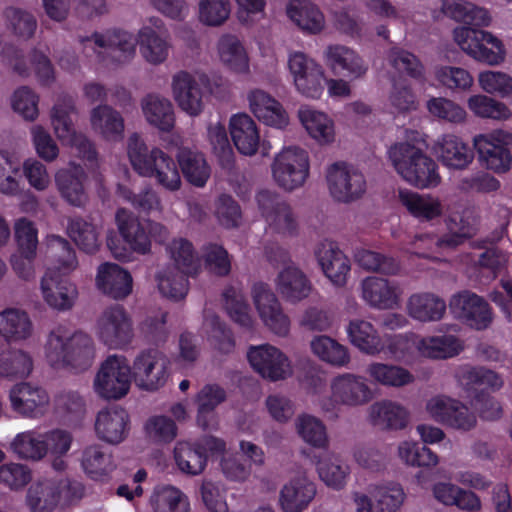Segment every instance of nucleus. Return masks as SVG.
Returning a JSON list of instances; mask_svg holds the SVG:
<instances>
[{
    "label": "nucleus",
    "instance_id": "nucleus-1",
    "mask_svg": "<svg viewBox=\"0 0 512 512\" xmlns=\"http://www.w3.org/2000/svg\"><path fill=\"white\" fill-rule=\"evenodd\" d=\"M45 245L50 266L41 278V295L50 308L67 311L74 306L78 291L75 284L62 275L69 274L77 268L76 254L69 243L57 235H48Z\"/></svg>",
    "mask_w": 512,
    "mask_h": 512
},
{
    "label": "nucleus",
    "instance_id": "nucleus-2",
    "mask_svg": "<svg viewBox=\"0 0 512 512\" xmlns=\"http://www.w3.org/2000/svg\"><path fill=\"white\" fill-rule=\"evenodd\" d=\"M419 132L407 130L404 140L397 141L387 151L388 160L399 177L418 189H431L441 182L438 165L422 149Z\"/></svg>",
    "mask_w": 512,
    "mask_h": 512
},
{
    "label": "nucleus",
    "instance_id": "nucleus-3",
    "mask_svg": "<svg viewBox=\"0 0 512 512\" xmlns=\"http://www.w3.org/2000/svg\"><path fill=\"white\" fill-rule=\"evenodd\" d=\"M43 355L54 370L80 372L92 365L96 351L92 338L87 334L57 326L47 335Z\"/></svg>",
    "mask_w": 512,
    "mask_h": 512
},
{
    "label": "nucleus",
    "instance_id": "nucleus-4",
    "mask_svg": "<svg viewBox=\"0 0 512 512\" xmlns=\"http://www.w3.org/2000/svg\"><path fill=\"white\" fill-rule=\"evenodd\" d=\"M127 155L139 175L153 178L166 191L180 190L182 178L178 162L160 148L149 149L137 133L130 135L127 140Z\"/></svg>",
    "mask_w": 512,
    "mask_h": 512
},
{
    "label": "nucleus",
    "instance_id": "nucleus-5",
    "mask_svg": "<svg viewBox=\"0 0 512 512\" xmlns=\"http://www.w3.org/2000/svg\"><path fill=\"white\" fill-rule=\"evenodd\" d=\"M446 225L449 232L442 236L428 232L417 234L407 252L419 257L437 259L439 254L454 249L475 233L477 218L472 211L465 210L461 216L449 215Z\"/></svg>",
    "mask_w": 512,
    "mask_h": 512
},
{
    "label": "nucleus",
    "instance_id": "nucleus-6",
    "mask_svg": "<svg viewBox=\"0 0 512 512\" xmlns=\"http://www.w3.org/2000/svg\"><path fill=\"white\" fill-rule=\"evenodd\" d=\"M132 381L128 359L114 354L100 364L93 380V390L103 399L119 400L129 393Z\"/></svg>",
    "mask_w": 512,
    "mask_h": 512
},
{
    "label": "nucleus",
    "instance_id": "nucleus-7",
    "mask_svg": "<svg viewBox=\"0 0 512 512\" xmlns=\"http://www.w3.org/2000/svg\"><path fill=\"white\" fill-rule=\"evenodd\" d=\"M118 231L125 245L115 235L107 237V246L112 255L122 261L132 259V253L145 254L150 250V238L137 217L126 209H118L115 216Z\"/></svg>",
    "mask_w": 512,
    "mask_h": 512
},
{
    "label": "nucleus",
    "instance_id": "nucleus-8",
    "mask_svg": "<svg viewBox=\"0 0 512 512\" xmlns=\"http://www.w3.org/2000/svg\"><path fill=\"white\" fill-rule=\"evenodd\" d=\"M329 396L321 401L325 411L340 407L356 408L372 399V391L364 377L354 373H340L329 382Z\"/></svg>",
    "mask_w": 512,
    "mask_h": 512
},
{
    "label": "nucleus",
    "instance_id": "nucleus-9",
    "mask_svg": "<svg viewBox=\"0 0 512 512\" xmlns=\"http://www.w3.org/2000/svg\"><path fill=\"white\" fill-rule=\"evenodd\" d=\"M309 169L308 153L296 146L284 147L275 155L271 164L273 181L279 188L288 192L305 184Z\"/></svg>",
    "mask_w": 512,
    "mask_h": 512
},
{
    "label": "nucleus",
    "instance_id": "nucleus-10",
    "mask_svg": "<svg viewBox=\"0 0 512 512\" xmlns=\"http://www.w3.org/2000/svg\"><path fill=\"white\" fill-rule=\"evenodd\" d=\"M73 113H75V105L71 98L59 100L53 106L50 114L53 132L62 145L74 149L79 157L93 161L96 159V150L85 135L75 130L70 118Z\"/></svg>",
    "mask_w": 512,
    "mask_h": 512
},
{
    "label": "nucleus",
    "instance_id": "nucleus-11",
    "mask_svg": "<svg viewBox=\"0 0 512 512\" xmlns=\"http://www.w3.org/2000/svg\"><path fill=\"white\" fill-rule=\"evenodd\" d=\"M94 334L107 348L123 349L134 337L132 318L121 305L107 307L96 320Z\"/></svg>",
    "mask_w": 512,
    "mask_h": 512
},
{
    "label": "nucleus",
    "instance_id": "nucleus-12",
    "mask_svg": "<svg viewBox=\"0 0 512 512\" xmlns=\"http://www.w3.org/2000/svg\"><path fill=\"white\" fill-rule=\"evenodd\" d=\"M325 183L330 197L340 203L360 199L367 189L363 173L344 161H336L326 167Z\"/></svg>",
    "mask_w": 512,
    "mask_h": 512
},
{
    "label": "nucleus",
    "instance_id": "nucleus-13",
    "mask_svg": "<svg viewBox=\"0 0 512 512\" xmlns=\"http://www.w3.org/2000/svg\"><path fill=\"white\" fill-rule=\"evenodd\" d=\"M511 140L512 135L502 129L475 135L472 143L480 165L497 174L508 172L512 167Z\"/></svg>",
    "mask_w": 512,
    "mask_h": 512
},
{
    "label": "nucleus",
    "instance_id": "nucleus-14",
    "mask_svg": "<svg viewBox=\"0 0 512 512\" xmlns=\"http://www.w3.org/2000/svg\"><path fill=\"white\" fill-rule=\"evenodd\" d=\"M79 497L78 485L67 479H45L31 485L26 495L30 512H52L59 505H66Z\"/></svg>",
    "mask_w": 512,
    "mask_h": 512
},
{
    "label": "nucleus",
    "instance_id": "nucleus-15",
    "mask_svg": "<svg viewBox=\"0 0 512 512\" xmlns=\"http://www.w3.org/2000/svg\"><path fill=\"white\" fill-rule=\"evenodd\" d=\"M288 70L297 93L311 100L322 97L326 73L318 62L302 52H292L288 57Z\"/></svg>",
    "mask_w": 512,
    "mask_h": 512
},
{
    "label": "nucleus",
    "instance_id": "nucleus-16",
    "mask_svg": "<svg viewBox=\"0 0 512 512\" xmlns=\"http://www.w3.org/2000/svg\"><path fill=\"white\" fill-rule=\"evenodd\" d=\"M251 368L262 378L277 382L293 376L294 368L289 356L271 344L252 345L247 350Z\"/></svg>",
    "mask_w": 512,
    "mask_h": 512
},
{
    "label": "nucleus",
    "instance_id": "nucleus-17",
    "mask_svg": "<svg viewBox=\"0 0 512 512\" xmlns=\"http://www.w3.org/2000/svg\"><path fill=\"white\" fill-rule=\"evenodd\" d=\"M251 297L263 326L276 336L286 337L290 332V318L270 286L262 282L255 283Z\"/></svg>",
    "mask_w": 512,
    "mask_h": 512
},
{
    "label": "nucleus",
    "instance_id": "nucleus-18",
    "mask_svg": "<svg viewBox=\"0 0 512 512\" xmlns=\"http://www.w3.org/2000/svg\"><path fill=\"white\" fill-rule=\"evenodd\" d=\"M131 371L133 381L139 389L157 391L169 378V361L158 350H144L134 358Z\"/></svg>",
    "mask_w": 512,
    "mask_h": 512
},
{
    "label": "nucleus",
    "instance_id": "nucleus-19",
    "mask_svg": "<svg viewBox=\"0 0 512 512\" xmlns=\"http://www.w3.org/2000/svg\"><path fill=\"white\" fill-rule=\"evenodd\" d=\"M11 409L23 418L40 419L50 410L48 391L32 382H20L9 390Z\"/></svg>",
    "mask_w": 512,
    "mask_h": 512
},
{
    "label": "nucleus",
    "instance_id": "nucleus-20",
    "mask_svg": "<svg viewBox=\"0 0 512 512\" xmlns=\"http://www.w3.org/2000/svg\"><path fill=\"white\" fill-rule=\"evenodd\" d=\"M297 119L307 136L321 147H331L338 140L334 118L326 111L305 104L297 110Z\"/></svg>",
    "mask_w": 512,
    "mask_h": 512
},
{
    "label": "nucleus",
    "instance_id": "nucleus-21",
    "mask_svg": "<svg viewBox=\"0 0 512 512\" xmlns=\"http://www.w3.org/2000/svg\"><path fill=\"white\" fill-rule=\"evenodd\" d=\"M206 81L204 74L179 71L171 80L172 96L178 107L189 116H198L204 109L201 85Z\"/></svg>",
    "mask_w": 512,
    "mask_h": 512
},
{
    "label": "nucleus",
    "instance_id": "nucleus-22",
    "mask_svg": "<svg viewBox=\"0 0 512 512\" xmlns=\"http://www.w3.org/2000/svg\"><path fill=\"white\" fill-rule=\"evenodd\" d=\"M142 58L149 64L164 63L170 52V42L164 23L159 18H149L137 34Z\"/></svg>",
    "mask_w": 512,
    "mask_h": 512
},
{
    "label": "nucleus",
    "instance_id": "nucleus-23",
    "mask_svg": "<svg viewBox=\"0 0 512 512\" xmlns=\"http://www.w3.org/2000/svg\"><path fill=\"white\" fill-rule=\"evenodd\" d=\"M248 108L253 116L264 126L285 130L290 124V117L274 96L265 90L254 88L247 93Z\"/></svg>",
    "mask_w": 512,
    "mask_h": 512
},
{
    "label": "nucleus",
    "instance_id": "nucleus-24",
    "mask_svg": "<svg viewBox=\"0 0 512 512\" xmlns=\"http://www.w3.org/2000/svg\"><path fill=\"white\" fill-rule=\"evenodd\" d=\"M83 43L85 48H91L97 53H100V49L107 50L112 61L117 64L129 62L136 54V39L127 31L94 33L91 37L83 39Z\"/></svg>",
    "mask_w": 512,
    "mask_h": 512
},
{
    "label": "nucleus",
    "instance_id": "nucleus-25",
    "mask_svg": "<svg viewBox=\"0 0 512 512\" xmlns=\"http://www.w3.org/2000/svg\"><path fill=\"white\" fill-rule=\"evenodd\" d=\"M231 139L237 150L246 156H252L260 149L263 156L269 154L271 145L260 141V132L256 122L246 113H237L229 119Z\"/></svg>",
    "mask_w": 512,
    "mask_h": 512
},
{
    "label": "nucleus",
    "instance_id": "nucleus-26",
    "mask_svg": "<svg viewBox=\"0 0 512 512\" xmlns=\"http://www.w3.org/2000/svg\"><path fill=\"white\" fill-rule=\"evenodd\" d=\"M432 152L449 170H464L474 160V152L469 144L453 133L439 136L432 145Z\"/></svg>",
    "mask_w": 512,
    "mask_h": 512
},
{
    "label": "nucleus",
    "instance_id": "nucleus-27",
    "mask_svg": "<svg viewBox=\"0 0 512 512\" xmlns=\"http://www.w3.org/2000/svg\"><path fill=\"white\" fill-rule=\"evenodd\" d=\"M403 290L395 282L383 277L370 276L361 282V298L372 308L392 310L401 303Z\"/></svg>",
    "mask_w": 512,
    "mask_h": 512
},
{
    "label": "nucleus",
    "instance_id": "nucleus-28",
    "mask_svg": "<svg viewBox=\"0 0 512 512\" xmlns=\"http://www.w3.org/2000/svg\"><path fill=\"white\" fill-rule=\"evenodd\" d=\"M315 257L321 271L332 285L343 287L351 271L349 258L336 243L324 240L315 249Z\"/></svg>",
    "mask_w": 512,
    "mask_h": 512
},
{
    "label": "nucleus",
    "instance_id": "nucleus-29",
    "mask_svg": "<svg viewBox=\"0 0 512 512\" xmlns=\"http://www.w3.org/2000/svg\"><path fill=\"white\" fill-rule=\"evenodd\" d=\"M452 313L463 319L471 327L482 330L486 329L492 322V312L480 296L463 291L453 295L449 302Z\"/></svg>",
    "mask_w": 512,
    "mask_h": 512
},
{
    "label": "nucleus",
    "instance_id": "nucleus-30",
    "mask_svg": "<svg viewBox=\"0 0 512 512\" xmlns=\"http://www.w3.org/2000/svg\"><path fill=\"white\" fill-rule=\"evenodd\" d=\"M443 16L473 28L488 27L492 22L487 8L464 0H441L440 8L432 11V17L439 20Z\"/></svg>",
    "mask_w": 512,
    "mask_h": 512
},
{
    "label": "nucleus",
    "instance_id": "nucleus-31",
    "mask_svg": "<svg viewBox=\"0 0 512 512\" xmlns=\"http://www.w3.org/2000/svg\"><path fill=\"white\" fill-rule=\"evenodd\" d=\"M258 208L268 225L279 233H292L297 226L290 206L277 193L262 190L256 196Z\"/></svg>",
    "mask_w": 512,
    "mask_h": 512
},
{
    "label": "nucleus",
    "instance_id": "nucleus-32",
    "mask_svg": "<svg viewBox=\"0 0 512 512\" xmlns=\"http://www.w3.org/2000/svg\"><path fill=\"white\" fill-rule=\"evenodd\" d=\"M274 286L288 303L296 304L309 297L312 284L307 275L294 263L284 264L278 271Z\"/></svg>",
    "mask_w": 512,
    "mask_h": 512
},
{
    "label": "nucleus",
    "instance_id": "nucleus-33",
    "mask_svg": "<svg viewBox=\"0 0 512 512\" xmlns=\"http://www.w3.org/2000/svg\"><path fill=\"white\" fill-rule=\"evenodd\" d=\"M400 204L415 219L421 222H432L444 214V203L436 195L401 188L398 190Z\"/></svg>",
    "mask_w": 512,
    "mask_h": 512
},
{
    "label": "nucleus",
    "instance_id": "nucleus-34",
    "mask_svg": "<svg viewBox=\"0 0 512 512\" xmlns=\"http://www.w3.org/2000/svg\"><path fill=\"white\" fill-rule=\"evenodd\" d=\"M96 287L105 295L119 300L129 296L133 289L131 274L115 263H103L97 269Z\"/></svg>",
    "mask_w": 512,
    "mask_h": 512
},
{
    "label": "nucleus",
    "instance_id": "nucleus-35",
    "mask_svg": "<svg viewBox=\"0 0 512 512\" xmlns=\"http://www.w3.org/2000/svg\"><path fill=\"white\" fill-rule=\"evenodd\" d=\"M286 15L304 34L317 35L326 28L324 13L310 0H291L286 6Z\"/></svg>",
    "mask_w": 512,
    "mask_h": 512
},
{
    "label": "nucleus",
    "instance_id": "nucleus-36",
    "mask_svg": "<svg viewBox=\"0 0 512 512\" xmlns=\"http://www.w3.org/2000/svg\"><path fill=\"white\" fill-rule=\"evenodd\" d=\"M89 124L93 133L105 142H119L124 137V118L108 105L94 107L90 111Z\"/></svg>",
    "mask_w": 512,
    "mask_h": 512
},
{
    "label": "nucleus",
    "instance_id": "nucleus-37",
    "mask_svg": "<svg viewBox=\"0 0 512 512\" xmlns=\"http://www.w3.org/2000/svg\"><path fill=\"white\" fill-rule=\"evenodd\" d=\"M218 61L232 73H250V57L244 43L232 34L222 35L215 47Z\"/></svg>",
    "mask_w": 512,
    "mask_h": 512
},
{
    "label": "nucleus",
    "instance_id": "nucleus-38",
    "mask_svg": "<svg viewBox=\"0 0 512 512\" xmlns=\"http://www.w3.org/2000/svg\"><path fill=\"white\" fill-rule=\"evenodd\" d=\"M323 59L333 72H344L351 80L363 77L368 70L367 64L356 51L339 44L327 46Z\"/></svg>",
    "mask_w": 512,
    "mask_h": 512
},
{
    "label": "nucleus",
    "instance_id": "nucleus-39",
    "mask_svg": "<svg viewBox=\"0 0 512 512\" xmlns=\"http://www.w3.org/2000/svg\"><path fill=\"white\" fill-rule=\"evenodd\" d=\"M446 309L445 300L431 292L412 293L406 302L408 316L420 323L441 321L446 314Z\"/></svg>",
    "mask_w": 512,
    "mask_h": 512
},
{
    "label": "nucleus",
    "instance_id": "nucleus-40",
    "mask_svg": "<svg viewBox=\"0 0 512 512\" xmlns=\"http://www.w3.org/2000/svg\"><path fill=\"white\" fill-rule=\"evenodd\" d=\"M316 494L315 485L306 477H295L286 482L280 492L278 505L283 512L304 511Z\"/></svg>",
    "mask_w": 512,
    "mask_h": 512
},
{
    "label": "nucleus",
    "instance_id": "nucleus-41",
    "mask_svg": "<svg viewBox=\"0 0 512 512\" xmlns=\"http://www.w3.org/2000/svg\"><path fill=\"white\" fill-rule=\"evenodd\" d=\"M129 417L125 410L113 407L98 412L95 420L97 436L108 443L122 442L128 434Z\"/></svg>",
    "mask_w": 512,
    "mask_h": 512
},
{
    "label": "nucleus",
    "instance_id": "nucleus-42",
    "mask_svg": "<svg viewBox=\"0 0 512 512\" xmlns=\"http://www.w3.org/2000/svg\"><path fill=\"white\" fill-rule=\"evenodd\" d=\"M85 173L82 167L70 164L55 173V184L62 198L73 206H82L87 202L83 186Z\"/></svg>",
    "mask_w": 512,
    "mask_h": 512
},
{
    "label": "nucleus",
    "instance_id": "nucleus-43",
    "mask_svg": "<svg viewBox=\"0 0 512 512\" xmlns=\"http://www.w3.org/2000/svg\"><path fill=\"white\" fill-rule=\"evenodd\" d=\"M368 419L373 425L390 430H400L407 425L409 412L399 402L382 399L369 406Z\"/></svg>",
    "mask_w": 512,
    "mask_h": 512
},
{
    "label": "nucleus",
    "instance_id": "nucleus-44",
    "mask_svg": "<svg viewBox=\"0 0 512 512\" xmlns=\"http://www.w3.org/2000/svg\"><path fill=\"white\" fill-rule=\"evenodd\" d=\"M33 335V323L29 314L19 308L0 311V336L8 343H19Z\"/></svg>",
    "mask_w": 512,
    "mask_h": 512
},
{
    "label": "nucleus",
    "instance_id": "nucleus-45",
    "mask_svg": "<svg viewBox=\"0 0 512 512\" xmlns=\"http://www.w3.org/2000/svg\"><path fill=\"white\" fill-rule=\"evenodd\" d=\"M145 120L161 131H170L175 124V113L171 101L156 93L147 94L141 100Z\"/></svg>",
    "mask_w": 512,
    "mask_h": 512
},
{
    "label": "nucleus",
    "instance_id": "nucleus-46",
    "mask_svg": "<svg viewBox=\"0 0 512 512\" xmlns=\"http://www.w3.org/2000/svg\"><path fill=\"white\" fill-rule=\"evenodd\" d=\"M452 36L460 50L475 61L490 62L496 58L493 53H486L479 46L481 40L495 41L491 32L468 26H457L453 29Z\"/></svg>",
    "mask_w": 512,
    "mask_h": 512
},
{
    "label": "nucleus",
    "instance_id": "nucleus-47",
    "mask_svg": "<svg viewBox=\"0 0 512 512\" xmlns=\"http://www.w3.org/2000/svg\"><path fill=\"white\" fill-rule=\"evenodd\" d=\"M431 491L434 499L445 506H457L467 511H478L481 508V501L475 493L449 481L435 482Z\"/></svg>",
    "mask_w": 512,
    "mask_h": 512
},
{
    "label": "nucleus",
    "instance_id": "nucleus-48",
    "mask_svg": "<svg viewBox=\"0 0 512 512\" xmlns=\"http://www.w3.org/2000/svg\"><path fill=\"white\" fill-rule=\"evenodd\" d=\"M415 348L424 358L442 360L458 355L463 350V344L453 335L419 336Z\"/></svg>",
    "mask_w": 512,
    "mask_h": 512
},
{
    "label": "nucleus",
    "instance_id": "nucleus-49",
    "mask_svg": "<svg viewBox=\"0 0 512 512\" xmlns=\"http://www.w3.org/2000/svg\"><path fill=\"white\" fill-rule=\"evenodd\" d=\"M176 158L185 179L191 185L196 187H204L206 185L211 175V168L201 152L189 148H181Z\"/></svg>",
    "mask_w": 512,
    "mask_h": 512
},
{
    "label": "nucleus",
    "instance_id": "nucleus-50",
    "mask_svg": "<svg viewBox=\"0 0 512 512\" xmlns=\"http://www.w3.org/2000/svg\"><path fill=\"white\" fill-rule=\"evenodd\" d=\"M347 336L353 346L368 355H377L383 351L378 331L369 321L351 320L346 328Z\"/></svg>",
    "mask_w": 512,
    "mask_h": 512
},
{
    "label": "nucleus",
    "instance_id": "nucleus-51",
    "mask_svg": "<svg viewBox=\"0 0 512 512\" xmlns=\"http://www.w3.org/2000/svg\"><path fill=\"white\" fill-rule=\"evenodd\" d=\"M310 349L315 357L334 367H346L351 361L348 348L327 335L313 337Z\"/></svg>",
    "mask_w": 512,
    "mask_h": 512
},
{
    "label": "nucleus",
    "instance_id": "nucleus-52",
    "mask_svg": "<svg viewBox=\"0 0 512 512\" xmlns=\"http://www.w3.org/2000/svg\"><path fill=\"white\" fill-rule=\"evenodd\" d=\"M188 275L190 274L179 271L173 266L162 268L156 275L159 293L172 301L184 299L189 291Z\"/></svg>",
    "mask_w": 512,
    "mask_h": 512
},
{
    "label": "nucleus",
    "instance_id": "nucleus-53",
    "mask_svg": "<svg viewBox=\"0 0 512 512\" xmlns=\"http://www.w3.org/2000/svg\"><path fill=\"white\" fill-rule=\"evenodd\" d=\"M366 373L372 382L385 387L399 388L414 381V376L407 369L382 362L370 363Z\"/></svg>",
    "mask_w": 512,
    "mask_h": 512
},
{
    "label": "nucleus",
    "instance_id": "nucleus-54",
    "mask_svg": "<svg viewBox=\"0 0 512 512\" xmlns=\"http://www.w3.org/2000/svg\"><path fill=\"white\" fill-rule=\"evenodd\" d=\"M200 333L220 353L229 354L234 350L235 342L231 332L225 328L213 312H205Z\"/></svg>",
    "mask_w": 512,
    "mask_h": 512
},
{
    "label": "nucleus",
    "instance_id": "nucleus-55",
    "mask_svg": "<svg viewBox=\"0 0 512 512\" xmlns=\"http://www.w3.org/2000/svg\"><path fill=\"white\" fill-rule=\"evenodd\" d=\"M33 369V357L23 348H12L5 358L0 356V378H27Z\"/></svg>",
    "mask_w": 512,
    "mask_h": 512
},
{
    "label": "nucleus",
    "instance_id": "nucleus-56",
    "mask_svg": "<svg viewBox=\"0 0 512 512\" xmlns=\"http://www.w3.org/2000/svg\"><path fill=\"white\" fill-rule=\"evenodd\" d=\"M369 494L375 502V512H397L406 498L402 486L395 482L373 485Z\"/></svg>",
    "mask_w": 512,
    "mask_h": 512
},
{
    "label": "nucleus",
    "instance_id": "nucleus-57",
    "mask_svg": "<svg viewBox=\"0 0 512 512\" xmlns=\"http://www.w3.org/2000/svg\"><path fill=\"white\" fill-rule=\"evenodd\" d=\"M10 446L12 451L22 459L37 461L46 456L44 433L37 430L18 433Z\"/></svg>",
    "mask_w": 512,
    "mask_h": 512
},
{
    "label": "nucleus",
    "instance_id": "nucleus-58",
    "mask_svg": "<svg viewBox=\"0 0 512 512\" xmlns=\"http://www.w3.org/2000/svg\"><path fill=\"white\" fill-rule=\"evenodd\" d=\"M467 107L478 118L505 121L511 118L510 108L488 95L474 94L468 97Z\"/></svg>",
    "mask_w": 512,
    "mask_h": 512
},
{
    "label": "nucleus",
    "instance_id": "nucleus-59",
    "mask_svg": "<svg viewBox=\"0 0 512 512\" xmlns=\"http://www.w3.org/2000/svg\"><path fill=\"white\" fill-rule=\"evenodd\" d=\"M224 307L232 321L245 328H252L254 319L244 293L239 286H228L223 292Z\"/></svg>",
    "mask_w": 512,
    "mask_h": 512
},
{
    "label": "nucleus",
    "instance_id": "nucleus-60",
    "mask_svg": "<svg viewBox=\"0 0 512 512\" xmlns=\"http://www.w3.org/2000/svg\"><path fill=\"white\" fill-rule=\"evenodd\" d=\"M154 512H190L187 496L173 486L157 487L150 499Z\"/></svg>",
    "mask_w": 512,
    "mask_h": 512
},
{
    "label": "nucleus",
    "instance_id": "nucleus-61",
    "mask_svg": "<svg viewBox=\"0 0 512 512\" xmlns=\"http://www.w3.org/2000/svg\"><path fill=\"white\" fill-rule=\"evenodd\" d=\"M174 461L177 468L184 474L196 476L206 468V455L196 445L179 441L174 447Z\"/></svg>",
    "mask_w": 512,
    "mask_h": 512
},
{
    "label": "nucleus",
    "instance_id": "nucleus-62",
    "mask_svg": "<svg viewBox=\"0 0 512 512\" xmlns=\"http://www.w3.org/2000/svg\"><path fill=\"white\" fill-rule=\"evenodd\" d=\"M457 379L466 390L479 386L497 391L504 384L499 374L483 367H462L457 372Z\"/></svg>",
    "mask_w": 512,
    "mask_h": 512
},
{
    "label": "nucleus",
    "instance_id": "nucleus-63",
    "mask_svg": "<svg viewBox=\"0 0 512 512\" xmlns=\"http://www.w3.org/2000/svg\"><path fill=\"white\" fill-rule=\"evenodd\" d=\"M67 233L84 252L94 253L98 250L100 230L96 225L81 218H73L69 221Z\"/></svg>",
    "mask_w": 512,
    "mask_h": 512
},
{
    "label": "nucleus",
    "instance_id": "nucleus-64",
    "mask_svg": "<svg viewBox=\"0 0 512 512\" xmlns=\"http://www.w3.org/2000/svg\"><path fill=\"white\" fill-rule=\"evenodd\" d=\"M317 472L327 486L341 489L346 485L349 467L338 456L326 454L318 460Z\"/></svg>",
    "mask_w": 512,
    "mask_h": 512
}]
</instances>
